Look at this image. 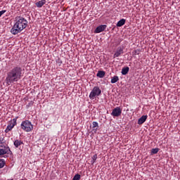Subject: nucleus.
<instances>
[{"label":"nucleus","mask_w":180,"mask_h":180,"mask_svg":"<svg viewBox=\"0 0 180 180\" xmlns=\"http://www.w3.org/2000/svg\"><path fill=\"white\" fill-rule=\"evenodd\" d=\"M27 27V20L21 16H17L15 20L14 25L11 30V34L14 36L19 34L22 30Z\"/></svg>","instance_id":"2"},{"label":"nucleus","mask_w":180,"mask_h":180,"mask_svg":"<svg viewBox=\"0 0 180 180\" xmlns=\"http://www.w3.org/2000/svg\"><path fill=\"white\" fill-rule=\"evenodd\" d=\"M130 68L129 67H125L124 68L122 69V75H127V74L129 73V71Z\"/></svg>","instance_id":"13"},{"label":"nucleus","mask_w":180,"mask_h":180,"mask_svg":"<svg viewBox=\"0 0 180 180\" xmlns=\"http://www.w3.org/2000/svg\"><path fill=\"white\" fill-rule=\"evenodd\" d=\"M135 56H139L140 54V49H136L134 51Z\"/></svg>","instance_id":"23"},{"label":"nucleus","mask_w":180,"mask_h":180,"mask_svg":"<svg viewBox=\"0 0 180 180\" xmlns=\"http://www.w3.org/2000/svg\"><path fill=\"white\" fill-rule=\"evenodd\" d=\"M126 23V20L124 18L121 19L117 23V27H122Z\"/></svg>","instance_id":"12"},{"label":"nucleus","mask_w":180,"mask_h":180,"mask_svg":"<svg viewBox=\"0 0 180 180\" xmlns=\"http://www.w3.org/2000/svg\"><path fill=\"white\" fill-rule=\"evenodd\" d=\"M105 71L99 70L97 73V77L98 78H103V77H105Z\"/></svg>","instance_id":"15"},{"label":"nucleus","mask_w":180,"mask_h":180,"mask_svg":"<svg viewBox=\"0 0 180 180\" xmlns=\"http://www.w3.org/2000/svg\"><path fill=\"white\" fill-rule=\"evenodd\" d=\"M102 94V90L98 86H94L89 94V98L91 100L95 99L96 96H99Z\"/></svg>","instance_id":"4"},{"label":"nucleus","mask_w":180,"mask_h":180,"mask_svg":"<svg viewBox=\"0 0 180 180\" xmlns=\"http://www.w3.org/2000/svg\"><path fill=\"white\" fill-rule=\"evenodd\" d=\"M81 179V175L80 174H75L72 179V180H79Z\"/></svg>","instance_id":"21"},{"label":"nucleus","mask_w":180,"mask_h":180,"mask_svg":"<svg viewBox=\"0 0 180 180\" xmlns=\"http://www.w3.org/2000/svg\"><path fill=\"white\" fill-rule=\"evenodd\" d=\"M119 81V77L118 76H114L111 78V84H116Z\"/></svg>","instance_id":"16"},{"label":"nucleus","mask_w":180,"mask_h":180,"mask_svg":"<svg viewBox=\"0 0 180 180\" xmlns=\"http://www.w3.org/2000/svg\"><path fill=\"white\" fill-rule=\"evenodd\" d=\"M56 63H57V64H58V65H61V64H63V61H61V60H60V59H58L56 60Z\"/></svg>","instance_id":"24"},{"label":"nucleus","mask_w":180,"mask_h":180,"mask_svg":"<svg viewBox=\"0 0 180 180\" xmlns=\"http://www.w3.org/2000/svg\"><path fill=\"white\" fill-rule=\"evenodd\" d=\"M106 27H107L106 25H99L94 30V33H101V32H103L106 29Z\"/></svg>","instance_id":"8"},{"label":"nucleus","mask_w":180,"mask_h":180,"mask_svg":"<svg viewBox=\"0 0 180 180\" xmlns=\"http://www.w3.org/2000/svg\"><path fill=\"white\" fill-rule=\"evenodd\" d=\"M111 115L113 117H119L120 116V113H111Z\"/></svg>","instance_id":"22"},{"label":"nucleus","mask_w":180,"mask_h":180,"mask_svg":"<svg viewBox=\"0 0 180 180\" xmlns=\"http://www.w3.org/2000/svg\"><path fill=\"white\" fill-rule=\"evenodd\" d=\"M112 113H122V109L120 107H117L112 110Z\"/></svg>","instance_id":"17"},{"label":"nucleus","mask_w":180,"mask_h":180,"mask_svg":"<svg viewBox=\"0 0 180 180\" xmlns=\"http://www.w3.org/2000/svg\"><path fill=\"white\" fill-rule=\"evenodd\" d=\"M5 167V160L0 159V168H4Z\"/></svg>","instance_id":"20"},{"label":"nucleus","mask_w":180,"mask_h":180,"mask_svg":"<svg viewBox=\"0 0 180 180\" xmlns=\"http://www.w3.org/2000/svg\"><path fill=\"white\" fill-rule=\"evenodd\" d=\"M22 144H23V141H20V140H15L14 141V146L16 148H18L19 147V146H22Z\"/></svg>","instance_id":"14"},{"label":"nucleus","mask_w":180,"mask_h":180,"mask_svg":"<svg viewBox=\"0 0 180 180\" xmlns=\"http://www.w3.org/2000/svg\"><path fill=\"white\" fill-rule=\"evenodd\" d=\"M91 164H95V161H96V160L98 159V155H94L91 157Z\"/></svg>","instance_id":"18"},{"label":"nucleus","mask_w":180,"mask_h":180,"mask_svg":"<svg viewBox=\"0 0 180 180\" xmlns=\"http://www.w3.org/2000/svg\"><path fill=\"white\" fill-rule=\"evenodd\" d=\"M23 77V70L20 66H15L10 70L6 77V85H11L15 82H18L22 79Z\"/></svg>","instance_id":"1"},{"label":"nucleus","mask_w":180,"mask_h":180,"mask_svg":"<svg viewBox=\"0 0 180 180\" xmlns=\"http://www.w3.org/2000/svg\"><path fill=\"white\" fill-rule=\"evenodd\" d=\"M44 4H46V0H41L35 4L37 8H41Z\"/></svg>","instance_id":"11"},{"label":"nucleus","mask_w":180,"mask_h":180,"mask_svg":"<svg viewBox=\"0 0 180 180\" xmlns=\"http://www.w3.org/2000/svg\"><path fill=\"white\" fill-rule=\"evenodd\" d=\"M92 124H93V131L94 133H96V131H98V129H99V124H98L97 122H93Z\"/></svg>","instance_id":"10"},{"label":"nucleus","mask_w":180,"mask_h":180,"mask_svg":"<svg viewBox=\"0 0 180 180\" xmlns=\"http://www.w3.org/2000/svg\"><path fill=\"white\" fill-rule=\"evenodd\" d=\"M20 127L24 131H32L33 130V124H32V122L29 120L22 121Z\"/></svg>","instance_id":"3"},{"label":"nucleus","mask_w":180,"mask_h":180,"mask_svg":"<svg viewBox=\"0 0 180 180\" xmlns=\"http://www.w3.org/2000/svg\"><path fill=\"white\" fill-rule=\"evenodd\" d=\"M148 117V116H147V115H143L141 117H140L138 120V124H143V123H144L146 122V120H147Z\"/></svg>","instance_id":"9"},{"label":"nucleus","mask_w":180,"mask_h":180,"mask_svg":"<svg viewBox=\"0 0 180 180\" xmlns=\"http://www.w3.org/2000/svg\"><path fill=\"white\" fill-rule=\"evenodd\" d=\"M160 151V148H153L151 150V154H157Z\"/></svg>","instance_id":"19"},{"label":"nucleus","mask_w":180,"mask_h":180,"mask_svg":"<svg viewBox=\"0 0 180 180\" xmlns=\"http://www.w3.org/2000/svg\"><path fill=\"white\" fill-rule=\"evenodd\" d=\"M124 47L119 46L113 55V58H116L117 57H120V56H122V54L124 53Z\"/></svg>","instance_id":"6"},{"label":"nucleus","mask_w":180,"mask_h":180,"mask_svg":"<svg viewBox=\"0 0 180 180\" xmlns=\"http://www.w3.org/2000/svg\"><path fill=\"white\" fill-rule=\"evenodd\" d=\"M5 154H8V155L12 154V151H11V148L8 146H4V148L0 149V157L5 155Z\"/></svg>","instance_id":"7"},{"label":"nucleus","mask_w":180,"mask_h":180,"mask_svg":"<svg viewBox=\"0 0 180 180\" xmlns=\"http://www.w3.org/2000/svg\"><path fill=\"white\" fill-rule=\"evenodd\" d=\"M32 105H33V102L31 101L30 103H29L28 105H27V106H32Z\"/></svg>","instance_id":"27"},{"label":"nucleus","mask_w":180,"mask_h":180,"mask_svg":"<svg viewBox=\"0 0 180 180\" xmlns=\"http://www.w3.org/2000/svg\"><path fill=\"white\" fill-rule=\"evenodd\" d=\"M6 13V10H2L0 11V18L2 15H4V13Z\"/></svg>","instance_id":"26"},{"label":"nucleus","mask_w":180,"mask_h":180,"mask_svg":"<svg viewBox=\"0 0 180 180\" xmlns=\"http://www.w3.org/2000/svg\"><path fill=\"white\" fill-rule=\"evenodd\" d=\"M15 126H16V118H13V120L10 122L9 124L5 129V133H9V131H11V130H12Z\"/></svg>","instance_id":"5"},{"label":"nucleus","mask_w":180,"mask_h":180,"mask_svg":"<svg viewBox=\"0 0 180 180\" xmlns=\"http://www.w3.org/2000/svg\"><path fill=\"white\" fill-rule=\"evenodd\" d=\"M5 143V139L4 138L0 137V144H4Z\"/></svg>","instance_id":"25"}]
</instances>
